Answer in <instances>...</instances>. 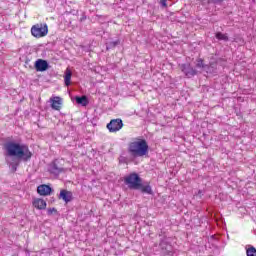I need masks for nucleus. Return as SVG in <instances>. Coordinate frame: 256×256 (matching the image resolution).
Segmentation results:
<instances>
[{"mask_svg":"<svg viewBox=\"0 0 256 256\" xmlns=\"http://www.w3.org/2000/svg\"><path fill=\"white\" fill-rule=\"evenodd\" d=\"M73 76V72H71V69L67 68L65 70V75H64V83L66 87H69L71 85V77Z\"/></svg>","mask_w":256,"mask_h":256,"instance_id":"12","label":"nucleus"},{"mask_svg":"<svg viewBox=\"0 0 256 256\" xmlns=\"http://www.w3.org/2000/svg\"><path fill=\"white\" fill-rule=\"evenodd\" d=\"M34 67L36 71L39 72L47 71V69H49V63L47 62V60L38 59L36 60Z\"/></svg>","mask_w":256,"mask_h":256,"instance_id":"7","label":"nucleus"},{"mask_svg":"<svg viewBox=\"0 0 256 256\" xmlns=\"http://www.w3.org/2000/svg\"><path fill=\"white\" fill-rule=\"evenodd\" d=\"M128 153L132 157H145L149 153V144L147 140L141 138H135L128 145Z\"/></svg>","mask_w":256,"mask_h":256,"instance_id":"2","label":"nucleus"},{"mask_svg":"<svg viewBox=\"0 0 256 256\" xmlns=\"http://www.w3.org/2000/svg\"><path fill=\"white\" fill-rule=\"evenodd\" d=\"M140 189H141L142 193H148V195H151L153 193V190L151 189V186H149V185H146V186L141 185Z\"/></svg>","mask_w":256,"mask_h":256,"instance_id":"15","label":"nucleus"},{"mask_svg":"<svg viewBox=\"0 0 256 256\" xmlns=\"http://www.w3.org/2000/svg\"><path fill=\"white\" fill-rule=\"evenodd\" d=\"M162 7H167V0H160Z\"/></svg>","mask_w":256,"mask_h":256,"instance_id":"19","label":"nucleus"},{"mask_svg":"<svg viewBox=\"0 0 256 256\" xmlns=\"http://www.w3.org/2000/svg\"><path fill=\"white\" fill-rule=\"evenodd\" d=\"M50 171L51 173H61V168L57 167V164H52Z\"/></svg>","mask_w":256,"mask_h":256,"instance_id":"17","label":"nucleus"},{"mask_svg":"<svg viewBox=\"0 0 256 256\" xmlns=\"http://www.w3.org/2000/svg\"><path fill=\"white\" fill-rule=\"evenodd\" d=\"M196 67H199L200 69H203L205 67L201 59L197 60Z\"/></svg>","mask_w":256,"mask_h":256,"instance_id":"18","label":"nucleus"},{"mask_svg":"<svg viewBox=\"0 0 256 256\" xmlns=\"http://www.w3.org/2000/svg\"><path fill=\"white\" fill-rule=\"evenodd\" d=\"M48 33H49V26H47L46 23H38L31 27V35L36 39L47 37Z\"/></svg>","mask_w":256,"mask_h":256,"instance_id":"3","label":"nucleus"},{"mask_svg":"<svg viewBox=\"0 0 256 256\" xmlns=\"http://www.w3.org/2000/svg\"><path fill=\"white\" fill-rule=\"evenodd\" d=\"M76 103H78V105H82V107H87L89 105V99L87 96H77Z\"/></svg>","mask_w":256,"mask_h":256,"instance_id":"13","label":"nucleus"},{"mask_svg":"<svg viewBox=\"0 0 256 256\" xmlns=\"http://www.w3.org/2000/svg\"><path fill=\"white\" fill-rule=\"evenodd\" d=\"M57 210H55V208H50L48 209V215H53V212H55Z\"/></svg>","mask_w":256,"mask_h":256,"instance_id":"20","label":"nucleus"},{"mask_svg":"<svg viewBox=\"0 0 256 256\" xmlns=\"http://www.w3.org/2000/svg\"><path fill=\"white\" fill-rule=\"evenodd\" d=\"M247 256H256V249L255 247L251 246L246 250Z\"/></svg>","mask_w":256,"mask_h":256,"instance_id":"16","label":"nucleus"},{"mask_svg":"<svg viewBox=\"0 0 256 256\" xmlns=\"http://www.w3.org/2000/svg\"><path fill=\"white\" fill-rule=\"evenodd\" d=\"M51 191L52 190L49 187V185H45V184H42L37 188V192L39 193V195H42L44 197H46L47 195H51Z\"/></svg>","mask_w":256,"mask_h":256,"instance_id":"10","label":"nucleus"},{"mask_svg":"<svg viewBox=\"0 0 256 256\" xmlns=\"http://www.w3.org/2000/svg\"><path fill=\"white\" fill-rule=\"evenodd\" d=\"M4 151H6V161L11 167L12 171H17L19 167V160L29 161L33 157V153L29 150V146L15 141H8L4 144Z\"/></svg>","mask_w":256,"mask_h":256,"instance_id":"1","label":"nucleus"},{"mask_svg":"<svg viewBox=\"0 0 256 256\" xmlns=\"http://www.w3.org/2000/svg\"><path fill=\"white\" fill-rule=\"evenodd\" d=\"M201 193H203V191L199 190V191H198V195H201Z\"/></svg>","mask_w":256,"mask_h":256,"instance_id":"22","label":"nucleus"},{"mask_svg":"<svg viewBox=\"0 0 256 256\" xmlns=\"http://www.w3.org/2000/svg\"><path fill=\"white\" fill-rule=\"evenodd\" d=\"M107 129L110 133H117V131H121V129H123V120L119 118L111 120L110 123L107 124Z\"/></svg>","mask_w":256,"mask_h":256,"instance_id":"5","label":"nucleus"},{"mask_svg":"<svg viewBox=\"0 0 256 256\" xmlns=\"http://www.w3.org/2000/svg\"><path fill=\"white\" fill-rule=\"evenodd\" d=\"M180 69L183 73H185L186 77H193L196 74L195 70L191 68L189 64L180 65Z\"/></svg>","mask_w":256,"mask_h":256,"instance_id":"9","label":"nucleus"},{"mask_svg":"<svg viewBox=\"0 0 256 256\" xmlns=\"http://www.w3.org/2000/svg\"><path fill=\"white\" fill-rule=\"evenodd\" d=\"M124 181L130 189H141V178L136 173L126 176Z\"/></svg>","mask_w":256,"mask_h":256,"instance_id":"4","label":"nucleus"},{"mask_svg":"<svg viewBox=\"0 0 256 256\" xmlns=\"http://www.w3.org/2000/svg\"><path fill=\"white\" fill-rule=\"evenodd\" d=\"M111 45L112 47H117V45H119V42H112Z\"/></svg>","mask_w":256,"mask_h":256,"instance_id":"21","label":"nucleus"},{"mask_svg":"<svg viewBox=\"0 0 256 256\" xmlns=\"http://www.w3.org/2000/svg\"><path fill=\"white\" fill-rule=\"evenodd\" d=\"M32 204H33V207L39 210H43L47 208V202H45V200L41 198L34 199Z\"/></svg>","mask_w":256,"mask_h":256,"instance_id":"11","label":"nucleus"},{"mask_svg":"<svg viewBox=\"0 0 256 256\" xmlns=\"http://www.w3.org/2000/svg\"><path fill=\"white\" fill-rule=\"evenodd\" d=\"M50 103L54 111H61V107L63 105V98L59 96H53L50 98Z\"/></svg>","mask_w":256,"mask_h":256,"instance_id":"6","label":"nucleus"},{"mask_svg":"<svg viewBox=\"0 0 256 256\" xmlns=\"http://www.w3.org/2000/svg\"><path fill=\"white\" fill-rule=\"evenodd\" d=\"M58 199H63L66 203H71L73 201V192L68 190H61Z\"/></svg>","mask_w":256,"mask_h":256,"instance_id":"8","label":"nucleus"},{"mask_svg":"<svg viewBox=\"0 0 256 256\" xmlns=\"http://www.w3.org/2000/svg\"><path fill=\"white\" fill-rule=\"evenodd\" d=\"M216 39H218L219 41H229V37L227 36V34H223L221 32L216 33Z\"/></svg>","mask_w":256,"mask_h":256,"instance_id":"14","label":"nucleus"}]
</instances>
